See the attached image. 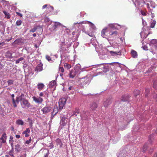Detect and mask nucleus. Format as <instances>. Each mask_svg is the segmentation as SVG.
<instances>
[{
    "label": "nucleus",
    "mask_w": 157,
    "mask_h": 157,
    "mask_svg": "<svg viewBox=\"0 0 157 157\" xmlns=\"http://www.w3.org/2000/svg\"><path fill=\"white\" fill-rule=\"evenodd\" d=\"M136 2L140 6H142L144 4H146L148 8H150L149 3L151 4L154 3L153 1L150 0H136Z\"/></svg>",
    "instance_id": "f257e3e1"
},
{
    "label": "nucleus",
    "mask_w": 157,
    "mask_h": 157,
    "mask_svg": "<svg viewBox=\"0 0 157 157\" xmlns=\"http://www.w3.org/2000/svg\"><path fill=\"white\" fill-rule=\"evenodd\" d=\"M79 81L81 83V84L83 86L86 85L87 84H89L90 81V76H88L79 79Z\"/></svg>",
    "instance_id": "f03ea898"
},
{
    "label": "nucleus",
    "mask_w": 157,
    "mask_h": 157,
    "mask_svg": "<svg viewBox=\"0 0 157 157\" xmlns=\"http://www.w3.org/2000/svg\"><path fill=\"white\" fill-rule=\"evenodd\" d=\"M90 112L88 111H83L80 115L81 120L87 121L89 119Z\"/></svg>",
    "instance_id": "7ed1b4c3"
},
{
    "label": "nucleus",
    "mask_w": 157,
    "mask_h": 157,
    "mask_svg": "<svg viewBox=\"0 0 157 157\" xmlns=\"http://www.w3.org/2000/svg\"><path fill=\"white\" fill-rule=\"evenodd\" d=\"M66 101L67 99L65 98H61L59 99V109L61 110L63 109L66 104Z\"/></svg>",
    "instance_id": "20e7f679"
},
{
    "label": "nucleus",
    "mask_w": 157,
    "mask_h": 157,
    "mask_svg": "<svg viewBox=\"0 0 157 157\" xmlns=\"http://www.w3.org/2000/svg\"><path fill=\"white\" fill-rule=\"evenodd\" d=\"M52 110V108L51 107L49 106H46L43 108L41 111L43 113H47L50 112Z\"/></svg>",
    "instance_id": "39448f33"
},
{
    "label": "nucleus",
    "mask_w": 157,
    "mask_h": 157,
    "mask_svg": "<svg viewBox=\"0 0 157 157\" xmlns=\"http://www.w3.org/2000/svg\"><path fill=\"white\" fill-rule=\"evenodd\" d=\"M33 101L38 104H41L43 101V99L40 97L37 98L35 96H33Z\"/></svg>",
    "instance_id": "423d86ee"
},
{
    "label": "nucleus",
    "mask_w": 157,
    "mask_h": 157,
    "mask_svg": "<svg viewBox=\"0 0 157 157\" xmlns=\"http://www.w3.org/2000/svg\"><path fill=\"white\" fill-rule=\"evenodd\" d=\"M20 101H21L22 103L25 106H26L27 107H29L30 106V104L29 103L28 101L25 98H21Z\"/></svg>",
    "instance_id": "0eeeda50"
},
{
    "label": "nucleus",
    "mask_w": 157,
    "mask_h": 157,
    "mask_svg": "<svg viewBox=\"0 0 157 157\" xmlns=\"http://www.w3.org/2000/svg\"><path fill=\"white\" fill-rule=\"evenodd\" d=\"M112 102V100L111 98H108L104 102L103 105L105 108L108 107V106Z\"/></svg>",
    "instance_id": "6e6552de"
},
{
    "label": "nucleus",
    "mask_w": 157,
    "mask_h": 157,
    "mask_svg": "<svg viewBox=\"0 0 157 157\" xmlns=\"http://www.w3.org/2000/svg\"><path fill=\"white\" fill-rule=\"evenodd\" d=\"M58 111V109L57 106L55 105L54 107L53 111L52 113V117L53 118L54 116L57 113Z\"/></svg>",
    "instance_id": "1a4fd4ad"
},
{
    "label": "nucleus",
    "mask_w": 157,
    "mask_h": 157,
    "mask_svg": "<svg viewBox=\"0 0 157 157\" xmlns=\"http://www.w3.org/2000/svg\"><path fill=\"white\" fill-rule=\"evenodd\" d=\"M43 64L40 62L36 66L35 71L37 72L41 71L43 70Z\"/></svg>",
    "instance_id": "9d476101"
},
{
    "label": "nucleus",
    "mask_w": 157,
    "mask_h": 157,
    "mask_svg": "<svg viewBox=\"0 0 157 157\" xmlns=\"http://www.w3.org/2000/svg\"><path fill=\"white\" fill-rule=\"evenodd\" d=\"M66 118L64 117H61L60 124L61 125L63 126H65L67 124V121L66 120Z\"/></svg>",
    "instance_id": "9b49d317"
},
{
    "label": "nucleus",
    "mask_w": 157,
    "mask_h": 157,
    "mask_svg": "<svg viewBox=\"0 0 157 157\" xmlns=\"http://www.w3.org/2000/svg\"><path fill=\"white\" fill-rule=\"evenodd\" d=\"M97 104L95 102H93L90 105V108L93 110H95L98 107Z\"/></svg>",
    "instance_id": "f8f14e48"
},
{
    "label": "nucleus",
    "mask_w": 157,
    "mask_h": 157,
    "mask_svg": "<svg viewBox=\"0 0 157 157\" xmlns=\"http://www.w3.org/2000/svg\"><path fill=\"white\" fill-rule=\"evenodd\" d=\"M30 132V130L29 128H26V130L22 132L23 134L25 135V137H28L29 136V133Z\"/></svg>",
    "instance_id": "ddd939ff"
},
{
    "label": "nucleus",
    "mask_w": 157,
    "mask_h": 157,
    "mask_svg": "<svg viewBox=\"0 0 157 157\" xmlns=\"http://www.w3.org/2000/svg\"><path fill=\"white\" fill-rule=\"evenodd\" d=\"M107 28L105 27L101 31V36L103 38H105L106 36L105 33L107 32Z\"/></svg>",
    "instance_id": "4468645a"
},
{
    "label": "nucleus",
    "mask_w": 157,
    "mask_h": 157,
    "mask_svg": "<svg viewBox=\"0 0 157 157\" xmlns=\"http://www.w3.org/2000/svg\"><path fill=\"white\" fill-rule=\"evenodd\" d=\"M37 88L39 90H43L44 86V84L42 83H39L37 85Z\"/></svg>",
    "instance_id": "2eb2a0df"
},
{
    "label": "nucleus",
    "mask_w": 157,
    "mask_h": 157,
    "mask_svg": "<svg viewBox=\"0 0 157 157\" xmlns=\"http://www.w3.org/2000/svg\"><path fill=\"white\" fill-rule=\"evenodd\" d=\"M6 134L4 133L2 136V137L0 138V140H2V142L3 143H5L6 142Z\"/></svg>",
    "instance_id": "dca6fc26"
},
{
    "label": "nucleus",
    "mask_w": 157,
    "mask_h": 157,
    "mask_svg": "<svg viewBox=\"0 0 157 157\" xmlns=\"http://www.w3.org/2000/svg\"><path fill=\"white\" fill-rule=\"evenodd\" d=\"M154 46H151V48L150 49V51L153 54H155L157 53V48H154Z\"/></svg>",
    "instance_id": "f3484780"
},
{
    "label": "nucleus",
    "mask_w": 157,
    "mask_h": 157,
    "mask_svg": "<svg viewBox=\"0 0 157 157\" xmlns=\"http://www.w3.org/2000/svg\"><path fill=\"white\" fill-rule=\"evenodd\" d=\"M56 143L57 145H59L60 147H62L63 144L60 139L59 138L57 139L56 140Z\"/></svg>",
    "instance_id": "a211bd4d"
},
{
    "label": "nucleus",
    "mask_w": 157,
    "mask_h": 157,
    "mask_svg": "<svg viewBox=\"0 0 157 157\" xmlns=\"http://www.w3.org/2000/svg\"><path fill=\"white\" fill-rule=\"evenodd\" d=\"M131 54L132 57L133 58H136L137 57V52L134 50H132L131 51Z\"/></svg>",
    "instance_id": "6ab92c4d"
},
{
    "label": "nucleus",
    "mask_w": 157,
    "mask_h": 157,
    "mask_svg": "<svg viewBox=\"0 0 157 157\" xmlns=\"http://www.w3.org/2000/svg\"><path fill=\"white\" fill-rule=\"evenodd\" d=\"M117 24L115 23L110 24H109V27L112 29H117Z\"/></svg>",
    "instance_id": "aec40b11"
},
{
    "label": "nucleus",
    "mask_w": 157,
    "mask_h": 157,
    "mask_svg": "<svg viewBox=\"0 0 157 157\" xmlns=\"http://www.w3.org/2000/svg\"><path fill=\"white\" fill-rule=\"evenodd\" d=\"M11 96L12 98V102L13 105V106L15 107H16L17 105V104L15 103V100L14 99V94H12L11 95Z\"/></svg>",
    "instance_id": "412c9836"
},
{
    "label": "nucleus",
    "mask_w": 157,
    "mask_h": 157,
    "mask_svg": "<svg viewBox=\"0 0 157 157\" xmlns=\"http://www.w3.org/2000/svg\"><path fill=\"white\" fill-rule=\"evenodd\" d=\"M109 52L112 56H114L115 55H120L121 54V52H113V51H110Z\"/></svg>",
    "instance_id": "4be33fe9"
},
{
    "label": "nucleus",
    "mask_w": 157,
    "mask_h": 157,
    "mask_svg": "<svg viewBox=\"0 0 157 157\" xmlns=\"http://www.w3.org/2000/svg\"><path fill=\"white\" fill-rule=\"evenodd\" d=\"M3 13L5 15V17L7 19H9L10 18V14L9 13L6 11L5 10H4L3 11Z\"/></svg>",
    "instance_id": "5701e85b"
},
{
    "label": "nucleus",
    "mask_w": 157,
    "mask_h": 157,
    "mask_svg": "<svg viewBox=\"0 0 157 157\" xmlns=\"http://www.w3.org/2000/svg\"><path fill=\"white\" fill-rule=\"evenodd\" d=\"M75 75L76 74L75 73V72L71 71L70 73L69 77L70 78H73L75 76Z\"/></svg>",
    "instance_id": "b1692460"
},
{
    "label": "nucleus",
    "mask_w": 157,
    "mask_h": 157,
    "mask_svg": "<svg viewBox=\"0 0 157 157\" xmlns=\"http://www.w3.org/2000/svg\"><path fill=\"white\" fill-rule=\"evenodd\" d=\"M16 124L18 125H22L24 124V122L21 120H18L16 121Z\"/></svg>",
    "instance_id": "393cba45"
},
{
    "label": "nucleus",
    "mask_w": 157,
    "mask_h": 157,
    "mask_svg": "<svg viewBox=\"0 0 157 157\" xmlns=\"http://www.w3.org/2000/svg\"><path fill=\"white\" fill-rule=\"evenodd\" d=\"M47 9L48 10L47 12L48 13L51 12L54 10V7L52 6H49L47 8Z\"/></svg>",
    "instance_id": "a878e982"
},
{
    "label": "nucleus",
    "mask_w": 157,
    "mask_h": 157,
    "mask_svg": "<svg viewBox=\"0 0 157 157\" xmlns=\"http://www.w3.org/2000/svg\"><path fill=\"white\" fill-rule=\"evenodd\" d=\"M64 66L65 68L67 69H69L71 67V65L67 63H65L64 64Z\"/></svg>",
    "instance_id": "bb28decb"
},
{
    "label": "nucleus",
    "mask_w": 157,
    "mask_h": 157,
    "mask_svg": "<svg viewBox=\"0 0 157 157\" xmlns=\"http://www.w3.org/2000/svg\"><path fill=\"white\" fill-rule=\"evenodd\" d=\"M15 147V151L17 152H19L21 149L20 146L19 144H17Z\"/></svg>",
    "instance_id": "cd10ccee"
},
{
    "label": "nucleus",
    "mask_w": 157,
    "mask_h": 157,
    "mask_svg": "<svg viewBox=\"0 0 157 157\" xmlns=\"http://www.w3.org/2000/svg\"><path fill=\"white\" fill-rule=\"evenodd\" d=\"M128 98L129 97L127 95H123L122 100L124 101H127L128 99Z\"/></svg>",
    "instance_id": "c85d7f7f"
},
{
    "label": "nucleus",
    "mask_w": 157,
    "mask_h": 157,
    "mask_svg": "<svg viewBox=\"0 0 157 157\" xmlns=\"http://www.w3.org/2000/svg\"><path fill=\"white\" fill-rule=\"evenodd\" d=\"M156 21L155 20H153L151 22L150 25L151 28H154L155 25Z\"/></svg>",
    "instance_id": "c756f323"
},
{
    "label": "nucleus",
    "mask_w": 157,
    "mask_h": 157,
    "mask_svg": "<svg viewBox=\"0 0 157 157\" xmlns=\"http://www.w3.org/2000/svg\"><path fill=\"white\" fill-rule=\"evenodd\" d=\"M61 24L59 22H55L53 27L54 29H56L58 26L61 25Z\"/></svg>",
    "instance_id": "7c9ffc66"
},
{
    "label": "nucleus",
    "mask_w": 157,
    "mask_h": 157,
    "mask_svg": "<svg viewBox=\"0 0 157 157\" xmlns=\"http://www.w3.org/2000/svg\"><path fill=\"white\" fill-rule=\"evenodd\" d=\"M56 82L55 80L52 81L50 82L49 84V86L51 87L55 85L56 84Z\"/></svg>",
    "instance_id": "2f4dec72"
},
{
    "label": "nucleus",
    "mask_w": 157,
    "mask_h": 157,
    "mask_svg": "<svg viewBox=\"0 0 157 157\" xmlns=\"http://www.w3.org/2000/svg\"><path fill=\"white\" fill-rule=\"evenodd\" d=\"M13 148H12V149L9 151V155L12 157H14L13 154Z\"/></svg>",
    "instance_id": "473e14b6"
},
{
    "label": "nucleus",
    "mask_w": 157,
    "mask_h": 157,
    "mask_svg": "<svg viewBox=\"0 0 157 157\" xmlns=\"http://www.w3.org/2000/svg\"><path fill=\"white\" fill-rule=\"evenodd\" d=\"M24 59L23 57H21L16 61L15 63L16 64H17V63H19L20 61L23 60Z\"/></svg>",
    "instance_id": "72a5a7b5"
},
{
    "label": "nucleus",
    "mask_w": 157,
    "mask_h": 157,
    "mask_svg": "<svg viewBox=\"0 0 157 157\" xmlns=\"http://www.w3.org/2000/svg\"><path fill=\"white\" fill-rule=\"evenodd\" d=\"M22 23V21L20 20H17L16 23V24L17 26H20L21 25Z\"/></svg>",
    "instance_id": "f704fd0d"
},
{
    "label": "nucleus",
    "mask_w": 157,
    "mask_h": 157,
    "mask_svg": "<svg viewBox=\"0 0 157 157\" xmlns=\"http://www.w3.org/2000/svg\"><path fill=\"white\" fill-rule=\"evenodd\" d=\"M147 146L146 144H145L144 145L143 149V152H145L146 151L147 149Z\"/></svg>",
    "instance_id": "c9c22d12"
},
{
    "label": "nucleus",
    "mask_w": 157,
    "mask_h": 157,
    "mask_svg": "<svg viewBox=\"0 0 157 157\" xmlns=\"http://www.w3.org/2000/svg\"><path fill=\"white\" fill-rule=\"evenodd\" d=\"M140 93V92L139 90H135L134 92V95L135 96H136L137 95H139Z\"/></svg>",
    "instance_id": "e433bc0d"
},
{
    "label": "nucleus",
    "mask_w": 157,
    "mask_h": 157,
    "mask_svg": "<svg viewBox=\"0 0 157 157\" xmlns=\"http://www.w3.org/2000/svg\"><path fill=\"white\" fill-rule=\"evenodd\" d=\"M20 97H17L16 98V100H15V102L16 104V103L17 104H18L20 101Z\"/></svg>",
    "instance_id": "4c0bfd02"
},
{
    "label": "nucleus",
    "mask_w": 157,
    "mask_h": 157,
    "mask_svg": "<svg viewBox=\"0 0 157 157\" xmlns=\"http://www.w3.org/2000/svg\"><path fill=\"white\" fill-rule=\"evenodd\" d=\"M28 120L29 123V126L30 127H32L33 126L32 120L29 118L28 119Z\"/></svg>",
    "instance_id": "58836bf2"
},
{
    "label": "nucleus",
    "mask_w": 157,
    "mask_h": 157,
    "mask_svg": "<svg viewBox=\"0 0 157 157\" xmlns=\"http://www.w3.org/2000/svg\"><path fill=\"white\" fill-rule=\"evenodd\" d=\"M8 85H10L13 84V80H9L7 81Z\"/></svg>",
    "instance_id": "ea45409f"
},
{
    "label": "nucleus",
    "mask_w": 157,
    "mask_h": 157,
    "mask_svg": "<svg viewBox=\"0 0 157 157\" xmlns=\"http://www.w3.org/2000/svg\"><path fill=\"white\" fill-rule=\"evenodd\" d=\"M46 58L48 61H52L51 57L48 55H46Z\"/></svg>",
    "instance_id": "a19ab883"
},
{
    "label": "nucleus",
    "mask_w": 157,
    "mask_h": 157,
    "mask_svg": "<svg viewBox=\"0 0 157 157\" xmlns=\"http://www.w3.org/2000/svg\"><path fill=\"white\" fill-rule=\"evenodd\" d=\"M31 141H32V139H31V138L30 137L28 140H27L25 141V144H28L29 143H30Z\"/></svg>",
    "instance_id": "79ce46f5"
},
{
    "label": "nucleus",
    "mask_w": 157,
    "mask_h": 157,
    "mask_svg": "<svg viewBox=\"0 0 157 157\" xmlns=\"http://www.w3.org/2000/svg\"><path fill=\"white\" fill-rule=\"evenodd\" d=\"M117 31H114V32H112L110 33L111 35H115V36L117 35Z\"/></svg>",
    "instance_id": "37998d69"
},
{
    "label": "nucleus",
    "mask_w": 157,
    "mask_h": 157,
    "mask_svg": "<svg viewBox=\"0 0 157 157\" xmlns=\"http://www.w3.org/2000/svg\"><path fill=\"white\" fill-rule=\"evenodd\" d=\"M87 34L90 36L93 37L94 36L93 32H88Z\"/></svg>",
    "instance_id": "c03bdc74"
},
{
    "label": "nucleus",
    "mask_w": 157,
    "mask_h": 157,
    "mask_svg": "<svg viewBox=\"0 0 157 157\" xmlns=\"http://www.w3.org/2000/svg\"><path fill=\"white\" fill-rule=\"evenodd\" d=\"M59 70L60 71L62 72V73H63L64 71V69L63 67H60Z\"/></svg>",
    "instance_id": "a18cd8bd"
},
{
    "label": "nucleus",
    "mask_w": 157,
    "mask_h": 157,
    "mask_svg": "<svg viewBox=\"0 0 157 157\" xmlns=\"http://www.w3.org/2000/svg\"><path fill=\"white\" fill-rule=\"evenodd\" d=\"M37 29L35 28H34L33 29H31L30 30V32L33 33L36 31Z\"/></svg>",
    "instance_id": "49530a36"
},
{
    "label": "nucleus",
    "mask_w": 157,
    "mask_h": 157,
    "mask_svg": "<svg viewBox=\"0 0 157 157\" xmlns=\"http://www.w3.org/2000/svg\"><path fill=\"white\" fill-rule=\"evenodd\" d=\"M145 91L146 92V96H147L149 92V90L148 89H146Z\"/></svg>",
    "instance_id": "de8ad7c7"
},
{
    "label": "nucleus",
    "mask_w": 157,
    "mask_h": 157,
    "mask_svg": "<svg viewBox=\"0 0 157 157\" xmlns=\"http://www.w3.org/2000/svg\"><path fill=\"white\" fill-rule=\"evenodd\" d=\"M156 82H154L153 84V87L155 89H157V87H156Z\"/></svg>",
    "instance_id": "09e8293b"
},
{
    "label": "nucleus",
    "mask_w": 157,
    "mask_h": 157,
    "mask_svg": "<svg viewBox=\"0 0 157 157\" xmlns=\"http://www.w3.org/2000/svg\"><path fill=\"white\" fill-rule=\"evenodd\" d=\"M16 14H17V15H18L19 16H20V17H22V16H23L22 14L21 13H19V12H16Z\"/></svg>",
    "instance_id": "8fccbe9b"
},
{
    "label": "nucleus",
    "mask_w": 157,
    "mask_h": 157,
    "mask_svg": "<svg viewBox=\"0 0 157 157\" xmlns=\"http://www.w3.org/2000/svg\"><path fill=\"white\" fill-rule=\"evenodd\" d=\"M141 14L143 16H145L146 15V13L144 11H142L141 12Z\"/></svg>",
    "instance_id": "3c124183"
},
{
    "label": "nucleus",
    "mask_w": 157,
    "mask_h": 157,
    "mask_svg": "<svg viewBox=\"0 0 157 157\" xmlns=\"http://www.w3.org/2000/svg\"><path fill=\"white\" fill-rule=\"evenodd\" d=\"M143 49H144V50H148V48H147V46H144L143 47Z\"/></svg>",
    "instance_id": "603ef678"
},
{
    "label": "nucleus",
    "mask_w": 157,
    "mask_h": 157,
    "mask_svg": "<svg viewBox=\"0 0 157 157\" xmlns=\"http://www.w3.org/2000/svg\"><path fill=\"white\" fill-rule=\"evenodd\" d=\"M87 23H90L93 26H94V25L93 24V23H92V22H90L89 21H87L85 23V24Z\"/></svg>",
    "instance_id": "864d4df0"
},
{
    "label": "nucleus",
    "mask_w": 157,
    "mask_h": 157,
    "mask_svg": "<svg viewBox=\"0 0 157 157\" xmlns=\"http://www.w3.org/2000/svg\"><path fill=\"white\" fill-rule=\"evenodd\" d=\"M39 95L40 97H42L44 95V94L43 92H41L39 94Z\"/></svg>",
    "instance_id": "5fc2aeb1"
},
{
    "label": "nucleus",
    "mask_w": 157,
    "mask_h": 157,
    "mask_svg": "<svg viewBox=\"0 0 157 157\" xmlns=\"http://www.w3.org/2000/svg\"><path fill=\"white\" fill-rule=\"evenodd\" d=\"M47 6L48 5L47 4H45V5H44L42 6V9H44L45 8L47 7Z\"/></svg>",
    "instance_id": "6e6d98bb"
},
{
    "label": "nucleus",
    "mask_w": 157,
    "mask_h": 157,
    "mask_svg": "<svg viewBox=\"0 0 157 157\" xmlns=\"http://www.w3.org/2000/svg\"><path fill=\"white\" fill-rule=\"evenodd\" d=\"M73 89V87L72 86H71L69 87L68 88V90H70Z\"/></svg>",
    "instance_id": "4d7b16f0"
},
{
    "label": "nucleus",
    "mask_w": 157,
    "mask_h": 157,
    "mask_svg": "<svg viewBox=\"0 0 157 157\" xmlns=\"http://www.w3.org/2000/svg\"><path fill=\"white\" fill-rule=\"evenodd\" d=\"M15 136L17 138H19L20 137V135H16Z\"/></svg>",
    "instance_id": "13d9d810"
},
{
    "label": "nucleus",
    "mask_w": 157,
    "mask_h": 157,
    "mask_svg": "<svg viewBox=\"0 0 157 157\" xmlns=\"http://www.w3.org/2000/svg\"><path fill=\"white\" fill-rule=\"evenodd\" d=\"M24 96V94H21V95L20 96H19V97H20V98H20V99H21V98H22V96Z\"/></svg>",
    "instance_id": "bf43d9fd"
},
{
    "label": "nucleus",
    "mask_w": 157,
    "mask_h": 157,
    "mask_svg": "<svg viewBox=\"0 0 157 157\" xmlns=\"http://www.w3.org/2000/svg\"><path fill=\"white\" fill-rule=\"evenodd\" d=\"M78 112H75L74 113V115H75L76 116H77V114H78Z\"/></svg>",
    "instance_id": "052dcab7"
},
{
    "label": "nucleus",
    "mask_w": 157,
    "mask_h": 157,
    "mask_svg": "<svg viewBox=\"0 0 157 157\" xmlns=\"http://www.w3.org/2000/svg\"><path fill=\"white\" fill-rule=\"evenodd\" d=\"M48 154L49 153H47L44 156V157H48Z\"/></svg>",
    "instance_id": "680f3d73"
},
{
    "label": "nucleus",
    "mask_w": 157,
    "mask_h": 157,
    "mask_svg": "<svg viewBox=\"0 0 157 157\" xmlns=\"http://www.w3.org/2000/svg\"><path fill=\"white\" fill-rule=\"evenodd\" d=\"M12 39V37H11V38L9 39H7L6 40V41H10V40Z\"/></svg>",
    "instance_id": "e2e57ef3"
},
{
    "label": "nucleus",
    "mask_w": 157,
    "mask_h": 157,
    "mask_svg": "<svg viewBox=\"0 0 157 157\" xmlns=\"http://www.w3.org/2000/svg\"><path fill=\"white\" fill-rule=\"evenodd\" d=\"M153 151V149H150V150L149 151V152H151Z\"/></svg>",
    "instance_id": "0e129e2a"
},
{
    "label": "nucleus",
    "mask_w": 157,
    "mask_h": 157,
    "mask_svg": "<svg viewBox=\"0 0 157 157\" xmlns=\"http://www.w3.org/2000/svg\"><path fill=\"white\" fill-rule=\"evenodd\" d=\"M34 46H35V47L36 48H38V47H39V46H37V44H35V45Z\"/></svg>",
    "instance_id": "69168bd1"
},
{
    "label": "nucleus",
    "mask_w": 157,
    "mask_h": 157,
    "mask_svg": "<svg viewBox=\"0 0 157 157\" xmlns=\"http://www.w3.org/2000/svg\"><path fill=\"white\" fill-rule=\"evenodd\" d=\"M11 147H12V148H13V143H12L11 144Z\"/></svg>",
    "instance_id": "338daca9"
},
{
    "label": "nucleus",
    "mask_w": 157,
    "mask_h": 157,
    "mask_svg": "<svg viewBox=\"0 0 157 157\" xmlns=\"http://www.w3.org/2000/svg\"><path fill=\"white\" fill-rule=\"evenodd\" d=\"M10 139H13V137L12 136H10Z\"/></svg>",
    "instance_id": "774afa93"
}]
</instances>
